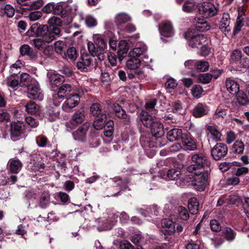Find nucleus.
Listing matches in <instances>:
<instances>
[{
  "mask_svg": "<svg viewBox=\"0 0 249 249\" xmlns=\"http://www.w3.org/2000/svg\"><path fill=\"white\" fill-rule=\"evenodd\" d=\"M140 119L143 124L148 128H150L151 132L153 135V140H157L156 142H149L150 147H161L164 145L161 143V138L164 134V127L162 124L157 121L156 118L150 115L145 110L142 111L140 114Z\"/></svg>",
  "mask_w": 249,
  "mask_h": 249,
  "instance_id": "nucleus-1",
  "label": "nucleus"
},
{
  "mask_svg": "<svg viewBox=\"0 0 249 249\" xmlns=\"http://www.w3.org/2000/svg\"><path fill=\"white\" fill-rule=\"evenodd\" d=\"M61 30L58 27L40 25L36 30V34L38 37H41L47 43L52 42L56 36L60 35Z\"/></svg>",
  "mask_w": 249,
  "mask_h": 249,
  "instance_id": "nucleus-2",
  "label": "nucleus"
},
{
  "mask_svg": "<svg viewBox=\"0 0 249 249\" xmlns=\"http://www.w3.org/2000/svg\"><path fill=\"white\" fill-rule=\"evenodd\" d=\"M191 160L193 164L187 167V171L189 173H200L205 166L208 167L210 165V162L202 153L192 155Z\"/></svg>",
  "mask_w": 249,
  "mask_h": 249,
  "instance_id": "nucleus-3",
  "label": "nucleus"
},
{
  "mask_svg": "<svg viewBox=\"0 0 249 249\" xmlns=\"http://www.w3.org/2000/svg\"><path fill=\"white\" fill-rule=\"evenodd\" d=\"M195 176L192 181V184L194 188L199 191L204 190L208 184L209 172H203L200 173H193Z\"/></svg>",
  "mask_w": 249,
  "mask_h": 249,
  "instance_id": "nucleus-4",
  "label": "nucleus"
},
{
  "mask_svg": "<svg viewBox=\"0 0 249 249\" xmlns=\"http://www.w3.org/2000/svg\"><path fill=\"white\" fill-rule=\"evenodd\" d=\"M199 14L204 18H209L216 15L217 9L210 2H204L198 6Z\"/></svg>",
  "mask_w": 249,
  "mask_h": 249,
  "instance_id": "nucleus-5",
  "label": "nucleus"
},
{
  "mask_svg": "<svg viewBox=\"0 0 249 249\" xmlns=\"http://www.w3.org/2000/svg\"><path fill=\"white\" fill-rule=\"evenodd\" d=\"M118 215L116 214H110L107 219H99L98 221V230L99 231L110 230L117 221Z\"/></svg>",
  "mask_w": 249,
  "mask_h": 249,
  "instance_id": "nucleus-6",
  "label": "nucleus"
},
{
  "mask_svg": "<svg viewBox=\"0 0 249 249\" xmlns=\"http://www.w3.org/2000/svg\"><path fill=\"white\" fill-rule=\"evenodd\" d=\"M85 119V112L83 109L78 110L72 115L69 122L66 123L68 129H73L76 126L82 124Z\"/></svg>",
  "mask_w": 249,
  "mask_h": 249,
  "instance_id": "nucleus-7",
  "label": "nucleus"
},
{
  "mask_svg": "<svg viewBox=\"0 0 249 249\" xmlns=\"http://www.w3.org/2000/svg\"><path fill=\"white\" fill-rule=\"evenodd\" d=\"M185 38L188 40L189 44L192 47H197L206 41V38L203 35H194L191 31H188L184 35Z\"/></svg>",
  "mask_w": 249,
  "mask_h": 249,
  "instance_id": "nucleus-8",
  "label": "nucleus"
},
{
  "mask_svg": "<svg viewBox=\"0 0 249 249\" xmlns=\"http://www.w3.org/2000/svg\"><path fill=\"white\" fill-rule=\"evenodd\" d=\"M71 90V86L68 84H65L59 89L56 94L53 95V102L54 104L59 105L60 102L63 100Z\"/></svg>",
  "mask_w": 249,
  "mask_h": 249,
  "instance_id": "nucleus-9",
  "label": "nucleus"
},
{
  "mask_svg": "<svg viewBox=\"0 0 249 249\" xmlns=\"http://www.w3.org/2000/svg\"><path fill=\"white\" fill-rule=\"evenodd\" d=\"M228 147L223 143H217L211 150V155L216 160L224 158L227 154Z\"/></svg>",
  "mask_w": 249,
  "mask_h": 249,
  "instance_id": "nucleus-10",
  "label": "nucleus"
},
{
  "mask_svg": "<svg viewBox=\"0 0 249 249\" xmlns=\"http://www.w3.org/2000/svg\"><path fill=\"white\" fill-rule=\"evenodd\" d=\"M93 57L88 54L81 55L76 66L77 69L82 71H87L90 69Z\"/></svg>",
  "mask_w": 249,
  "mask_h": 249,
  "instance_id": "nucleus-11",
  "label": "nucleus"
},
{
  "mask_svg": "<svg viewBox=\"0 0 249 249\" xmlns=\"http://www.w3.org/2000/svg\"><path fill=\"white\" fill-rule=\"evenodd\" d=\"M90 126L89 122H86L72 133L75 140L84 142L86 140L87 134Z\"/></svg>",
  "mask_w": 249,
  "mask_h": 249,
  "instance_id": "nucleus-12",
  "label": "nucleus"
},
{
  "mask_svg": "<svg viewBox=\"0 0 249 249\" xmlns=\"http://www.w3.org/2000/svg\"><path fill=\"white\" fill-rule=\"evenodd\" d=\"M27 97L33 100H42L43 95L37 85L31 84L28 86Z\"/></svg>",
  "mask_w": 249,
  "mask_h": 249,
  "instance_id": "nucleus-13",
  "label": "nucleus"
},
{
  "mask_svg": "<svg viewBox=\"0 0 249 249\" xmlns=\"http://www.w3.org/2000/svg\"><path fill=\"white\" fill-rule=\"evenodd\" d=\"M219 29L225 35H227L231 32V18L228 13H224L223 14L219 22Z\"/></svg>",
  "mask_w": 249,
  "mask_h": 249,
  "instance_id": "nucleus-14",
  "label": "nucleus"
},
{
  "mask_svg": "<svg viewBox=\"0 0 249 249\" xmlns=\"http://www.w3.org/2000/svg\"><path fill=\"white\" fill-rule=\"evenodd\" d=\"M160 33L162 36L170 37L174 34L173 26L169 21L162 22L159 27Z\"/></svg>",
  "mask_w": 249,
  "mask_h": 249,
  "instance_id": "nucleus-15",
  "label": "nucleus"
},
{
  "mask_svg": "<svg viewBox=\"0 0 249 249\" xmlns=\"http://www.w3.org/2000/svg\"><path fill=\"white\" fill-rule=\"evenodd\" d=\"M23 132L22 124L19 122L11 123L10 133L11 139L14 141H17Z\"/></svg>",
  "mask_w": 249,
  "mask_h": 249,
  "instance_id": "nucleus-16",
  "label": "nucleus"
},
{
  "mask_svg": "<svg viewBox=\"0 0 249 249\" xmlns=\"http://www.w3.org/2000/svg\"><path fill=\"white\" fill-rule=\"evenodd\" d=\"M79 101V96L78 94H71L63 105L62 108L64 110L68 111L70 109L76 107Z\"/></svg>",
  "mask_w": 249,
  "mask_h": 249,
  "instance_id": "nucleus-17",
  "label": "nucleus"
},
{
  "mask_svg": "<svg viewBox=\"0 0 249 249\" xmlns=\"http://www.w3.org/2000/svg\"><path fill=\"white\" fill-rule=\"evenodd\" d=\"M55 105L54 107L48 108L44 112V116L50 121L53 122L58 119L59 117L60 108Z\"/></svg>",
  "mask_w": 249,
  "mask_h": 249,
  "instance_id": "nucleus-18",
  "label": "nucleus"
},
{
  "mask_svg": "<svg viewBox=\"0 0 249 249\" xmlns=\"http://www.w3.org/2000/svg\"><path fill=\"white\" fill-rule=\"evenodd\" d=\"M193 24L196 30L199 32L207 31L211 28L210 25L204 18L196 17L194 19Z\"/></svg>",
  "mask_w": 249,
  "mask_h": 249,
  "instance_id": "nucleus-19",
  "label": "nucleus"
},
{
  "mask_svg": "<svg viewBox=\"0 0 249 249\" xmlns=\"http://www.w3.org/2000/svg\"><path fill=\"white\" fill-rule=\"evenodd\" d=\"M47 77L52 87L60 86L64 81V78L63 76L53 72H48Z\"/></svg>",
  "mask_w": 249,
  "mask_h": 249,
  "instance_id": "nucleus-20",
  "label": "nucleus"
},
{
  "mask_svg": "<svg viewBox=\"0 0 249 249\" xmlns=\"http://www.w3.org/2000/svg\"><path fill=\"white\" fill-rule=\"evenodd\" d=\"M182 144L186 150H195L196 149L195 141L188 135L185 134L182 137Z\"/></svg>",
  "mask_w": 249,
  "mask_h": 249,
  "instance_id": "nucleus-21",
  "label": "nucleus"
},
{
  "mask_svg": "<svg viewBox=\"0 0 249 249\" xmlns=\"http://www.w3.org/2000/svg\"><path fill=\"white\" fill-rule=\"evenodd\" d=\"M208 111V107L206 104L198 103L194 107L192 113L194 117L199 118L206 115Z\"/></svg>",
  "mask_w": 249,
  "mask_h": 249,
  "instance_id": "nucleus-22",
  "label": "nucleus"
},
{
  "mask_svg": "<svg viewBox=\"0 0 249 249\" xmlns=\"http://www.w3.org/2000/svg\"><path fill=\"white\" fill-rule=\"evenodd\" d=\"M184 134L182 133L181 129L173 128L168 132L167 138L170 142H174L180 139H182V137Z\"/></svg>",
  "mask_w": 249,
  "mask_h": 249,
  "instance_id": "nucleus-23",
  "label": "nucleus"
},
{
  "mask_svg": "<svg viewBox=\"0 0 249 249\" xmlns=\"http://www.w3.org/2000/svg\"><path fill=\"white\" fill-rule=\"evenodd\" d=\"M15 9L10 4H0V16L12 18L15 14Z\"/></svg>",
  "mask_w": 249,
  "mask_h": 249,
  "instance_id": "nucleus-24",
  "label": "nucleus"
},
{
  "mask_svg": "<svg viewBox=\"0 0 249 249\" xmlns=\"http://www.w3.org/2000/svg\"><path fill=\"white\" fill-rule=\"evenodd\" d=\"M227 90L231 94H235L239 91V85L234 80L227 79L225 82Z\"/></svg>",
  "mask_w": 249,
  "mask_h": 249,
  "instance_id": "nucleus-25",
  "label": "nucleus"
},
{
  "mask_svg": "<svg viewBox=\"0 0 249 249\" xmlns=\"http://www.w3.org/2000/svg\"><path fill=\"white\" fill-rule=\"evenodd\" d=\"M70 8L66 4H58L55 6L54 13L62 17H66L70 13Z\"/></svg>",
  "mask_w": 249,
  "mask_h": 249,
  "instance_id": "nucleus-26",
  "label": "nucleus"
},
{
  "mask_svg": "<svg viewBox=\"0 0 249 249\" xmlns=\"http://www.w3.org/2000/svg\"><path fill=\"white\" fill-rule=\"evenodd\" d=\"M118 59L119 61L121 62L125 56V55H126L129 49L128 44L125 40H121L118 44Z\"/></svg>",
  "mask_w": 249,
  "mask_h": 249,
  "instance_id": "nucleus-27",
  "label": "nucleus"
},
{
  "mask_svg": "<svg viewBox=\"0 0 249 249\" xmlns=\"http://www.w3.org/2000/svg\"><path fill=\"white\" fill-rule=\"evenodd\" d=\"M129 59L126 62V67L131 70L139 68L142 65V61L138 58L129 56Z\"/></svg>",
  "mask_w": 249,
  "mask_h": 249,
  "instance_id": "nucleus-28",
  "label": "nucleus"
},
{
  "mask_svg": "<svg viewBox=\"0 0 249 249\" xmlns=\"http://www.w3.org/2000/svg\"><path fill=\"white\" fill-rule=\"evenodd\" d=\"M94 42L97 48L100 52L103 51L107 47V43L102 37L101 35L99 34L93 36Z\"/></svg>",
  "mask_w": 249,
  "mask_h": 249,
  "instance_id": "nucleus-29",
  "label": "nucleus"
},
{
  "mask_svg": "<svg viewBox=\"0 0 249 249\" xmlns=\"http://www.w3.org/2000/svg\"><path fill=\"white\" fill-rule=\"evenodd\" d=\"M26 111L29 114H36L39 113L40 108L38 105L34 101H30L25 106Z\"/></svg>",
  "mask_w": 249,
  "mask_h": 249,
  "instance_id": "nucleus-30",
  "label": "nucleus"
},
{
  "mask_svg": "<svg viewBox=\"0 0 249 249\" xmlns=\"http://www.w3.org/2000/svg\"><path fill=\"white\" fill-rule=\"evenodd\" d=\"M147 50V47L144 44H140L137 45L132 51L129 53V56L135 57H139L143 54Z\"/></svg>",
  "mask_w": 249,
  "mask_h": 249,
  "instance_id": "nucleus-31",
  "label": "nucleus"
},
{
  "mask_svg": "<svg viewBox=\"0 0 249 249\" xmlns=\"http://www.w3.org/2000/svg\"><path fill=\"white\" fill-rule=\"evenodd\" d=\"M161 224L162 227L166 229L165 231L169 234H171L175 231V223L170 219H162Z\"/></svg>",
  "mask_w": 249,
  "mask_h": 249,
  "instance_id": "nucleus-32",
  "label": "nucleus"
},
{
  "mask_svg": "<svg viewBox=\"0 0 249 249\" xmlns=\"http://www.w3.org/2000/svg\"><path fill=\"white\" fill-rule=\"evenodd\" d=\"M9 169L11 173L17 174L22 166V163L18 160L11 159L9 161Z\"/></svg>",
  "mask_w": 249,
  "mask_h": 249,
  "instance_id": "nucleus-33",
  "label": "nucleus"
},
{
  "mask_svg": "<svg viewBox=\"0 0 249 249\" xmlns=\"http://www.w3.org/2000/svg\"><path fill=\"white\" fill-rule=\"evenodd\" d=\"M180 175V171L178 170L175 169H172L169 170L167 173V177L170 180H175L177 179L176 184L179 186H182L183 184H181L179 182L180 179H178V176Z\"/></svg>",
  "mask_w": 249,
  "mask_h": 249,
  "instance_id": "nucleus-34",
  "label": "nucleus"
},
{
  "mask_svg": "<svg viewBox=\"0 0 249 249\" xmlns=\"http://www.w3.org/2000/svg\"><path fill=\"white\" fill-rule=\"evenodd\" d=\"M198 207L199 203L196 198L193 197L189 199L188 202V209L192 214H196L198 212Z\"/></svg>",
  "mask_w": 249,
  "mask_h": 249,
  "instance_id": "nucleus-35",
  "label": "nucleus"
},
{
  "mask_svg": "<svg viewBox=\"0 0 249 249\" xmlns=\"http://www.w3.org/2000/svg\"><path fill=\"white\" fill-rule=\"evenodd\" d=\"M207 129L211 133L213 136V139L215 142L220 141L221 134L217 130L215 126L213 125H207Z\"/></svg>",
  "mask_w": 249,
  "mask_h": 249,
  "instance_id": "nucleus-36",
  "label": "nucleus"
},
{
  "mask_svg": "<svg viewBox=\"0 0 249 249\" xmlns=\"http://www.w3.org/2000/svg\"><path fill=\"white\" fill-rule=\"evenodd\" d=\"M67 47V43L65 41L58 40L54 43V51L58 54H62Z\"/></svg>",
  "mask_w": 249,
  "mask_h": 249,
  "instance_id": "nucleus-37",
  "label": "nucleus"
},
{
  "mask_svg": "<svg viewBox=\"0 0 249 249\" xmlns=\"http://www.w3.org/2000/svg\"><path fill=\"white\" fill-rule=\"evenodd\" d=\"M222 233L224 238L230 242L233 241L236 236V232L231 228L226 227Z\"/></svg>",
  "mask_w": 249,
  "mask_h": 249,
  "instance_id": "nucleus-38",
  "label": "nucleus"
},
{
  "mask_svg": "<svg viewBox=\"0 0 249 249\" xmlns=\"http://www.w3.org/2000/svg\"><path fill=\"white\" fill-rule=\"evenodd\" d=\"M209 64L204 60H196L195 69L200 71L205 72L208 70Z\"/></svg>",
  "mask_w": 249,
  "mask_h": 249,
  "instance_id": "nucleus-39",
  "label": "nucleus"
},
{
  "mask_svg": "<svg viewBox=\"0 0 249 249\" xmlns=\"http://www.w3.org/2000/svg\"><path fill=\"white\" fill-rule=\"evenodd\" d=\"M156 105V100L154 99L148 102H147L145 104V109L147 110V112L149 114V113H151V116H153V118H156V114L157 113V110L155 109V107Z\"/></svg>",
  "mask_w": 249,
  "mask_h": 249,
  "instance_id": "nucleus-40",
  "label": "nucleus"
},
{
  "mask_svg": "<svg viewBox=\"0 0 249 249\" xmlns=\"http://www.w3.org/2000/svg\"><path fill=\"white\" fill-rule=\"evenodd\" d=\"M196 5L193 0H189L185 2L182 6V10L184 12L191 13L196 10Z\"/></svg>",
  "mask_w": 249,
  "mask_h": 249,
  "instance_id": "nucleus-41",
  "label": "nucleus"
},
{
  "mask_svg": "<svg viewBox=\"0 0 249 249\" xmlns=\"http://www.w3.org/2000/svg\"><path fill=\"white\" fill-rule=\"evenodd\" d=\"M90 111L91 113L96 116V118L99 117H104L105 114L102 112V110L100 108V105L98 103H95L92 105L90 107Z\"/></svg>",
  "mask_w": 249,
  "mask_h": 249,
  "instance_id": "nucleus-42",
  "label": "nucleus"
},
{
  "mask_svg": "<svg viewBox=\"0 0 249 249\" xmlns=\"http://www.w3.org/2000/svg\"><path fill=\"white\" fill-rule=\"evenodd\" d=\"M130 20V17L126 14L122 13L118 14L115 18V22L117 25H121Z\"/></svg>",
  "mask_w": 249,
  "mask_h": 249,
  "instance_id": "nucleus-43",
  "label": "nucleus"
},
{
  "mask_svg": "<svg viewBox=\"0 0 249 249\" xmlns=\"http://www.w3.org/2000/svg\"><path fill=\"white\" fill-rule=\"evenodd\" d=\"M212 75L209 73L199 74L197 76L198 81L204 84L209 83L212 80Z\"/></svg>",
  "mask_w": 249,
  "mask_h": 249,
  "instance_id": "nucleus-44",
  "label": "nucleus"
},
{
  "mask_svg": "<svg viewBox=\"0 0 249 249\" xmlns=\"http://www.w3.org/2000/svg\"><path fill=\"white\" fill-rule=\"evenodd\" d=\"M226 115L227 110L222 107H218L213 114V118L215 119H224Z\"/></svg>",
  "mask_w": 249,
  "mask_h": 249,
  "instance_id": "nucleus-45",
  "label": "nucleus"
},
{
  "mask_svg": "<svg viewBox=\"0 0 249 249\" xmlns=\"http://www.w3.org/2000/svg\"><path fill=\"white\" fill-rule=\"evenodd\" d=\"M65 55L71 61H73L77 58L78 53L74 47H71L67 50V54H65Z\"/></svg>",
  "mask_w": 249,
  "mask_h": 249,
  "instance_id": "nucleus-46",
  "label": "nucleus"
},
{
  "mask_svg": "<svg viewBox=\"0 0 249 249\" xmlns=\"http://www.w3.org/2000/svg\"><path fill=\"white\" fill-rule=\"evenodd\" d=\"M203 92V89L202 87L199 85L194 86L191 89V92L193 96L196 98H200Z\"/></svg>",
  "mask_w": 249,
  "mask_h": 249,
  "instance_id": "nucleus-47",
  "label": "nucleus"
},
{
  "mask_svg": "<svg viewBox=\"0 0 249 249\" xmlns=\"http://www.w3.org/2000/svg\"><path fill=\"white\" fill-rule=\"evenodd\" d=\"M104 117H99L95 118L93 124L94 128L97 130H101L105 126Z\"/></svg>",
  "mask_w": 249,
  "mask_h": 249,
  "instance_id": "nucleus-48",
  "label": "nucleus"
},
{
  "mask_svg": "<svg viewBox=\"0 0 249 249\" xmlns=\"http://www.w3.org/2000/svg\"><path fill=\"white\" fill-rule=\"evenodd\" d=\"M242 52L240 50L235 49L231 54V61L236 62L239 61L242 57Z\"/></svg>",
  "mask_w": 249,
  "mask_h": 249,
  "instance_id": "nucleus-49",
  "label": "nucleus"
},
{
  "mask_svg": "<svg viewBox=\"0 0 249 249\" xmlns=\"http://www.w3.org/2000/svg\"><path fill=\"white\" fill-rule=\"evenodd\" d=\"M244 149V145L241 142L236 141L233 145V151L237 154L242 153Z\"/></svg>",
  "mask_w": 249,
  "mask_h": 249,
  "instance_id": "nucleus-50",
  "label": "nucleus"
},
{
  "mask_svg": "<svg viewBox=\"0 0 249 249\" xmlns=\"http://www.w3.org/2000/svg\"><path fill=\"white\" fill-rule=\"evenodd\" d=\"M244 25L243 19L242 17H237L236 19V24L233 29V34L236 35L239 31H240L241 28Z\"/></svg>",
  "mask_w": 249,
  "mask_h": 249,
  "instance_id": "nucleus-51",
  "label": "nucleus"
},
{
  "mask_svg": "<svg viewBox=\"0 0 249 249\" xmlns=\"http://www.w3.org/2000/svg\"><path fill=\"white\" fill-rule=\"evenodd\" d=\"M145 213H146V215L144 213V216H149L151 217L153 215H157L158 213V208L156 205H152L150 206L149 207L146 208L145 210Z\"/></svg>",
  "mask_w": 249,
  "mask_h": 249,
  "instance_id": "nucleus-52",
  "label": "nucleus"
},
{
  "mask_svg": "<svg viewBox=\"0 0 249 249\" xmlns=\"http://www.w3.org/2000/svg\"><path fill=\"white\" fill-rule=\"evenodd\" d=\"M50 195L48 192H43L40 197V204L42 207H45L49 203Z\"/></svg>",
  "mask_w": 249,
  "mask_h": 249,
  "instance_id": "nucleus-53",
  "label": "nucleus"
},
{
  "mask_svg": "<svg viewBox=\"0 0 249 249\" xmlns=\"http://www.w3.org/2000/svg\"><path fill=\"white\" fill-rule=\"evenodd\" d=\"M237 101L239 104L242 106L246 105L249 103V100L247 95L244 93L239 91L237 95Z\"/></svg>",
  "mask_w": 249,
  "mask_h": 249,
  "instance_id": "nucleus-54",
  "label": "nucleus"
},
{
  "mask_svg": "<svg viewBox=\"0 0 249 249\" xmlns=\"http://www.w3.org/2000/svg\"><path fill=\"white\" fill-rule=\"evenodd\" d=\"M48 23L49 24V26H61L62 21L61 19L56 17H53L49 18L48 21Z\"/></svg>",
  "mask_w": 249,
  "mask_h": 249,
  "instance_id": "nucleus-55",
  "label": "nucleus"
},
{
  "mask_svg": "<svg viewBox=\"0 0 249 249\" xmlns=\"http://www.w3.org/2000/svg\"><path fill=\"white\" fill-rule=\"evenodd\" d=\"M178 212L179 217L182 219L187 220L189 218V213L185 208L182 206L179 207L178 208Z\"/></svg>",
  "mask_w": 249,
  "mask_h": 249,
  "instance_id": "nucleus-56",
  "label": "nucleus"
},
{
  "mask_svg": "<svg viewBox=\"0 0 249 249\" xmlns=\"http://www.w3.org/2000/svg\"><path fill=\"white\" fill-rule=\"evenodd\" d=\"M37 145L40 147H44L46 146L48 139L44 136H38L36 139Z\"/></svg>",
  "mask_w": 249,
  "mask_h": 249,
  "instance_id": "nucleus-57",
  "label": "nucleus"
},
{
  "mask_svg": "<svg viewBox=\"0 0 249 249\" xmlns=\"http://www.w3.org/2000/svg\"><path fill=\"white\" fill-rule=\"evenodd\" d=\"M95 43L93 44L91 42H89L88 43V48L89 53L91 54V56L92 57L97 56L98 54L99 50L98 49H96Z\"/></svg>",
  "mask_w": 249,
  "mask_h": 249,
  "instance_id": "nucleus-58",
  "label": "nucleus"
},
{
  "mask_svg": "<svg viewBox=\"0 0 249 249\" xmlns=\"http://www.w3.org/2000/svg\"><path fill=\"white\" fill-rule=\"evenodd\" d=\"M26 122L29 125L33 128L36 127L39 125L38 120L32 117H26Z\"/></svg>",
  "mask_w": 249,
  "mask_h": 249,
  "instance_id": "nucleus-59",
  "label": "nucleus"
},
{
  "mask_svg": "<svg viewBox=\"0 0 249 249\" xmlns=\"http://www.w3.org/2000/svg\"><path fill=\"white\" fill-rule=\"evenodd\" d=\"M32 43L36 48L39 50L42 48L43 46L46 43L44 41V40L41 37H40L33 39L32 40Z\"/></svg>",
  "mask_w": 249,
  "mask_h": 249,
  "instance_id": "nucleus-60",
  "label": "nucleus"
},
{
  "mask_svg": "<svg viewBox=\"0 0 249 249\" xmlns=\"http://www.w3.org/2000/svg\"><path fill=\"white\" fill-rule=\"evenodd\" d=\"M210 226L211 229L213 231L218 232L221 231V227L219 222L215 219H213L210 221Z\"/></svg>",
  "mask_w": 249,
  "mask_h": 249,
  "instance_id": "nucleus-61",
  "label": "nucleus"
},
{
  "mask_svg": "<svg viewBox=\"0 0 249 249\" xmlns=\"http://www.w3.org/2000/svg\"><path fill=\"white\" fill-rule=\"evenodd\" d=\"M21 63L17 61L15 64H13L10 69V71L12 73V74H16V73L19 72V70L21 67Z\"/></svg>",
  "mask_w": 249,
  "mask_h": 249,
  "instance_id": "nucleus-62",
  "label": "nucleus"
},
{
  "mask_svg": "<svg viewBox=\"0 0 249 249\" xmlns=\"http://www.w3.org/2000/svg\"><path fill=\"white\" fill-rule=\"evenodd\" d=\"M30 76L26 73H21L20 75V84L21 86H26L30 81Z\"/></svg>",
  "mask_w": 249,
  "mask_h": 249,
  "instance_id": "nucleus-63",
  "label": "nucleus"
},
{
  "mask_svg": "<svg viewBox=\"0 0 249 249\" xmlns=\"http://www.w3.org/2000/svg\"><path fill=\"white\" fill-rule=\"evenodd\" d=\"M172 111L174 113H180L182 110L180 102L177 101L172 104Z\"/></svg>",
  "mask_w": 249,
  "mask_h": 249,
  "instance_id": "nucleus-64",
  "label": "nucleus"
}]
</instances>
